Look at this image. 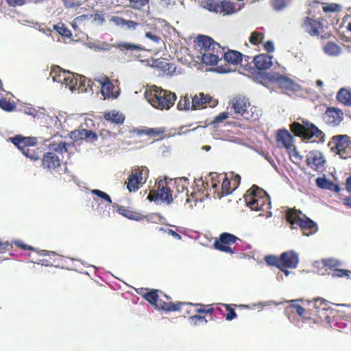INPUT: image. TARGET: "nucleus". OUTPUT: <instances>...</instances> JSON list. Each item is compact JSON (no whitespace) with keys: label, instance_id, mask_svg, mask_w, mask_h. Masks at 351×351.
<instances>
[{"label":"nucleus","instance_id":"680f3d73","mask_svg":"<svg viewBox=\"0 0 351 351\" xmlns=\"http://www.w3.org/2000/svg\"><path fill=\"white\" fill-rule=\"evenodd\" d=\"M325 266L329 268H335L340 265L341 263L335 259L328 258L323 261Z\"/></svg>","mask_w":351,"mask_h":351},{"label":"nucleus","instance_id":"49530a36","mask_svg":"<svg viewBox=\"0 0 351 351\" xmlns=\"http://www.w3.org/2000/svg\"><path fill=\"white\" fill-rule=\"evenodd\" d=\"M191 99H192V97L187 95L181 97L178 103V108L179 110L192 109V101H191Z\"/></svg>","mask_w":351,"mask_h":351},{"label":"nucleus","instance_id":"864d4df0","mask_svg":"<svg viewBox=\"0 0 351 351\" xmlns=\"http://www.w3.org/2000/svg\"><path fill=\"white\" fill-rule=\"evenodd\" d=\"M208 320L204 316L200 315H191L190 323L191 325L196 326L200 324H206Z\"/></svg>","mask_w":351,"mask_h":351},{"label":"nucleus","instance_id":"a19ab883","mask_svg":"<svg viewBox=\"0 0 351 351\" xmlns=\"http://www.w3.org/2000/svg\"><path fill=\"white\" fill-rule=\"evenodd\" d=\"M203 8L210 12L219 13L220 12L219 1L215 0H205L202 2Z\"/></svg>","mask_w":351,"mask_h":351},{"label":"nucleus","instance_id":"412c9836","mask_svg":"<svg viewBox=\"0 0 351 351\" xmlns=\"http://www.w3.org/2000/svg\"><path fill=\"white\" fill-rule=\"evenodd\" d=\"M254 73L256 71H265L272 66V57L267 54H259L253 58Z\"/></svg>","mask_w":351,"mask_h":351},{"label":"nucleus","instance_id":"de8ad7c7","mask_svg":"<svg viewBox=\"0 0 351 351\" xmlns=\"http://www.w3.org/2000/svg\"><path fill=\"white\" fill-rule=\"evenodd\" d=\"M53 29L61 36L70 38L72 36L71 31L65 26L64 23H59L53 25Z\"/></svg>","mask_w":351,"mask_h":351},{"label":"nucleus","instance_id":"58836bf2","mask_svg":"<svg viewBox=\"0 0 351 351\" xmlns=\"http://www.w3.org/2000/svg\"><path fill=\"white\" fill-rule=\"evenodd\" d=\"M324 51L331 56H336L341 53V47L334 42H328L324 47Z\"/></svg>","mask_w":351,"mask_h":351},{"label":"nucleus","instance_id":"0eeeda50","mask_svg":"<svg viewBox=\"0 0 351 351\" xmlns=\"http://www.w3.org/2000/svg\"><path fill=\"white\" fill-rule=\"evenodd\" d=\"M258 199L251 195H244L246 205L252 210L267 212L271 208L270 197L265 191H261Z\"/></svg>","mask_w":351,"mask_h":351},{"label":"nucleus","instance_id":"69168bd1","mask_svg":"<svg viewBox=\"0 0 351 351\" xmlns=\"http://www.w3.org/2000/svg\"><path fill=\"white\" fill-rule=\"evenodd\" d=\"M145 36H146V38L150 39L155 43H160L162 41V39L159 36L154 34L151 32H146Z\"/></svg>","mask_w":351,"mask_h":351},{"label":"nucleus","instance_id":"3c124183","mask_svg":"<svg viewBox=\"0 0 351 351\" xmlns=\"http://www.w3.org/2000/svg\"><path fill=\"white\" fill-rule=\"evenodd\" d=\"M265 261L268 265L280 268V256L278 257L274 255H267L265 257Z\"/></svg>","mask_w":351,"mask_h":351},{"label":"nucleus","instance_id":"c03bdc74","mask_svg":"<svg viewBox=\"0 0 351 351\" xmlns=\"http://www.w3.org/2000/svg\"><path fill=\"white\" fill-rule=\"evenodd\" d=\"M315 183L317 186L321 189H332V186L335 187V190L337 191H339V187L337 185H335L331 181L327 180L326 178L319 177L315 180Z\"/></svg>","mask_w":351,"mask_h":351},{"label":"nucleus","instance_id":"ea45409f","mask_svg":"<svg viewBox=\"0 0 351 351\" xmlns=\"http://www.w3.org/2000/svg\"><path fill=\"white\" fill-rule=\"evenodd\" d=\"M22 153L29 159L32 160H37L40 158V155L41 154L40 148L34 147H28L22 151Z\"/></svg>","mask_w":351,"mask_h":351},{"label":"nucleus","instance_id":"72a5a7b5","mask_svg":"<svg viewBox=\"0 0 351 351\" xmlns=\"http://www.w3.org/2000/svg\"><path fill=\"white\" fill-rule=\"evenodd\" d=\"M69 144L66 143L65 141H53L49 145V148L51 150L50 152H53L55 154H62L63 153H66L68 152V146Z\"/></svg>","mask_w":351,"mask_h":351},{"label":"nucleus","instance_id":"bf43d9fd","mask_svg":"<svg viewBox=\"0 0 351 351\" xmlns=\"http://www.w3.org/2000/svg\"><path fill=\"white\" fill-rule=\"evenodd\" d=\"M215 304H201V314H213L215 311H217L215 308Z\"/></svg>","mask_w":351,"mask_h":351},{"label":"nucleus","instance_id":"4d7b16f0","mask_svg":"<svg viewBox=\"0 0 351 351\" xmlns=\"http://www.w3.org/2000/svg\"><path fill=\"white\" fill-rule=\"evenodd\" d=\"M92 194L97 195V197L106 201L109 204L112 203L110 197L105 192L101 191L99 189H93L91 191Z\"/></svg>","mask_w":351,"mask_h":351},{"label":"nucleus","instance_id":"338daca9","mask_svg":"<svg viewBox=\"0 0 351 351\" xmlns=\"http://www.w3.org/2000/svg\"><path fill=\"white\" fill-rule=\"evenodd\" d=\"M10 7L22 6L26 3V0H5Z\"/></svg>","mask_w":351,"mask_h":351},{"label":"nucleus","instance_id":"0e129e2a","mask_svg":"<svg viewBox=\"0 0 351 351\" xmlns=\"http://www.w3.org/2000/svg\"><path fill=\"white\" fill-rule=\"evenodd\" d=\"M86 78L83 77L82 76L79 75L78 77V84L77 86L76 89H78L81 91H86L87 88L86 87Z\"/></svg>","mask_w":351,"mask_h":351},{"label":"nucleus","instance_id":"13d9d810","mask_svg":"<svg viewBox=\"0 0 351 351\" xmlns=\"http://www.w3.org/2000/svg\"><path fill=\"white\" fill-rule=\"evenodd\" d=\"M261 191H264V190L263 189L258 187L256 184H254L252 186V187L250 189H248L246 191V193L244 195H251L252 196L253 195V197H255L256 199H258L259 195L261 193H260Z\"/></svg>","mask_w":351,"mask_h":351},{"label":"nucleus","instance_id":"393cba45","mask_svg":"<svg viewBox=\"0 0 351 351\" xmlns=\"http://www.w3.org/2000/svg\"><path fill=\"white\" fill-rule=\"evenodd\" d=\"M196 42L200 54L203 53L205 50H211L210 49V47L215 49V47L216 49H219V44L215 42L211 37L208 36H198L196 38Z\"/></svg>","mask_w":351,"mask_h":351},{"label":"nucleus","instance_id":"f3484780","mask_svg":"<svg viewBox=\"0 0 351 351\" xmlns=\"http://www.w3.org/2000/svg\"><path fill=\"white\" fill-rule=\"evenodd\" d=\"M302 27L311 36H315L323 31L324 25L320 21L307 16L304 19Z\"/></svg>","mask_w":351,"mask_h":351},{"label":"nucleus","instance_id":"a878e982","mask_svg":"<svg viewBox=\"0 0 351 351\" xmlns=\"http://www.w3.org/2000/svg\"><path fill=\"white\" fill-rule=\"evenodd\" d=\"M71 137L75 141L90 139L92 141H95L98 138L95 132L86 129H78L72 131Z\"/></svg>","mask_w":351,"mask_h":351},{"label":"nucleus","instance_id":"7c9ffc66","mask_svg":"<svg viewBox=\"0 0 351 351\" xmlns=\"http://www.w3.org/2000/svg\"><path fill=\"white\" fill-rule=\"evenodd\" d=\"M104 118L108 121L118 125L122 124L125 121V116L116 110L106 112L104 114Z\"/></svg>","mask_w":351,"mask_h":351},{"label":"nucleus","instance_id":"e433bc0d","mask_svg":"<svg viewBox=\"0 0 351 351\" xmlns=\"http://www.w3.org/2000/svg\"><path fill=\"white\" fill-rule=\"evenodd\" d=\"M78 77L79 75H75V73L67 71L66 75L65 76V81H64L63 84L71 90L76 89L78 84Z\"/></svg>","mask_w":351,"mask_h":351},{"label":"nucleus","instance_id":"603ef678","mask_svg":"<svg viewBox=\"0 0 351 351\" xmlns=\"http://www.w3.org/2000/svg\"><path fill=\"white\" fill-rule=\"evenodd\" d=\"M322 10L325 13L328 12H337L341 10V7L339 5L332 3H322Z\"/></svg>","mask_w":351,"mask_h":351},{"label":"nucleus","instance_id":"9d476101","mask_svg":"<svg viewBox=\"0 0 351 351\" xmlns=\"http://www.w3.org/2000/svg\"><path fill=\"white\" fill-rule=\"evenodd\" d=\"M239 240V239L232 234L223 232L215 241L213 245L219 251L233 254L236 250L231 247V245L234 244Z\"/></svg>","mask_w":351,"mask_h":351},{"label":"nucleus","instance_id":"bb28decb","mask_svg":"<svg viewBox=\"0 0 351 351\" xmlns=\"http://www.w3.org/2000/svg\"><path fill=\"white\" fill-rule=\"evenodd\" d=\"M165 130L162 128H136L130 131L131 136L147 135L152 137H156L162 134Z\"/></svg>","mask_w":351,"mask_h":351},{"label":"nucleus","instance_id":"c9c22d12","mask_svg":"<svg viewBox=\"0 0 351 351\" xmlns=\"http://www.w3.org/2000/svg\"><path fill=\"white\" fill-rule=\"evenodd\" d=\"M149 172L147 167L141 166L133 169L130 176H136L138 180L145 183L149 176Z\"/></svg>","mask_w":351,"mask_h":351},{"label":"nucleus","instance_id":"5fc2aeb1","mask_svg":"<svg viewBox=\"0 0 351 351\" xmlns=\"http://www.w3.org/2000/svg\"><path fill=\"white\" fill-rule=\"evenodd\" d=\"M149 1V0H129L131 7L135 10H141Z\"/></svg>","mask_w":351,"mask_h":351},{"label":"nucleus","instance_id":"6e6552de","mask_svg":"<svg viewBox=\"0 0 351 351\" xmlns=\"http://www.w3.org/2000/svg\"><path fill=\"white\" fill-rule=\"evenodd\" d=\"M157 190H152L147 195V199L150 202H157L160 200L168 204L173 202L172 191L167 186L165 180H160L157 183Z\"/></svg>","mask_w":351,"mask_h":351},{"label":"nucleus","instance_id":"052dcab7","mask_svg":"<svg viewBox=\"0 0 351 351\" xmlns=\"http://www.w3.org/2000/svg\"><path fill=\"white\" fill-rule=\"evenodd\" d=\"M271 5L275 10L280 11L286 7V2L285 0H272Z\"/></svg>","mask_w":351,"mask_h":351},{"label":"nucleus","instance_id":"2f4dec72","mask_svg":"<svg viewBox=\"0 0 351 351\" xmlns=\"http://www.w3.org/2000/svg\"><path fill=\"white\" fill-rule=\"evenodd\" d=\"M223 58L228 64L237 65L242 61V53L236 50H228L224 53Z\"/></svg>","mask_w":351,"mask_h":351},{"label":"nucleus","instance_id":"aec40b11","mask_svg":"<svg viewBox=\"0 0 351 351\" xmlns=\"http://www.w3.org/2000/svg\"><path fill=\"white\" fill-rule=\"evenodd\" d=\"M95 80L101 85V93L104 98L117 97V95H114L113 92L114 86L107 76H100L96 78Z\"/></svg>","mask_w":351,"mask_h":351},{"label":"nucleus","instance_id":"1a4fd4ad","mask_svg":"<svg viewBox=\"0 0 351 351\" xmlns=\"http://www.w3.org/2000/svg\"><path fill=\"white\" fill-rule=\"evenodd\" d=\"M267 78L270 82L276 84L280 88L291 93H298L302 90L300 84L288 77L279 74H267Z\"/></svg>","mask_w":351,"mask_h":351},{"label":"nucleus","instance_id":"6ab92c4d","mask_svg":"<svg viewBox=\"0 0 351 351\" xmlns=\"http://www.w3.org/2000/svg\"><path fill=\"white\" fill-rule=\"evenodd\" d=\"M188 179L185 178H178L176 180L175 184L176 190L180 193H185L186 195V203L190 204L193 202L194 206H196V203L198 202V199L196 197L195 193H191V195H188Z\"/></svg>","mask_w":351,"mask_h":351},{"label":"nucleus","instance_id":"ddd939ff","mask_svg":"<svg viewBox=\"0 0 351 351\" xmlns=\"http://www.w3.org/2000/svg\"><path fill=\"white\" fill-rule=\"evenodd\" d=\"M343 112L335 107H328L322 114L324 122L330 127H337L343 120Z\"/></svg>","mask_w":351,"mask_h":351},{"label":"nucleus","instance_id":"7ed1b4c3","mask_svg":"<svg viewBox=\"0 0 351 351\" xmlns=\"http://www.w3.org/2000/svg\"><path fill=\"white\" fill-rule=\"evenodd\" d=\"M145 97L154 108L161 110L170 109L176 100L175 93L156 86H153L147 90Z\"/></svg>","mask_w":351,"mask_h":351},{"label":"nucleus","instance_id":"a211bd4d","mask_svg":"<svg viewBox=\"0 0 351 351\" xmlns=\"http://www.w3.org/2000/svg\"><path fill=\"white\" fill-rule=\"evenodd\" d=\"M42 166L51 172L56 171L61 166L60 159L56 154L47 152L43 155Z\"/></svg>","mask_w":351,"mask_h":351},{"label":"nucleus","instance_id":"dca6fc26","mask_svg":"<svg viewBox=\"0 0 351 351\" xmlns=\"http://www.w3.org/2000/svg\"><path fill=\"white\" fill-rule=\"evenodd\" d=\"M306 162L310 168L319 171L323 169L326 163V159L322 152L315 149L308 153Z\"/></svg>","mask_w":351,"mask_h":351},{"label":"nucleus","instance_id":"79ce46f5","mask_svg":"<svg viewBox=\"0 0 351 351\" xmlns=\"http://www.w3.org/2000/svg\"><path fill=\"white\" fill-rule=\"evenodd\" d=\"M143 183L138 180L136 176H129L127 182L128 189L132 191H136Z\"/></svg>","mask_w":351,"mask_h":351},{"label":"nucleus","instance_id":"423d86ee","mask_svg":"<svg viewBox=\"0 0 351 351\" xmlns=\"http://www.w3.org/2000/svg\"><path fill=\"white\" fill-rule=\"evenodd\" d=\"M330 150L338 154L341 158H350L351 138L346 134L333 136L328 143Z\"/></svg>","mask_w":351,"mask_h":351},{"label":"nucleus","instance_id":"f8f14e48","mask_svg":"<svg viewBox=\"0 0 351 351\" xmlns=\"http://www.w3.org/2000/svg\"><path fill=\"white\" fill-rule=\"evenodd\" d=\"M201 308L202 306L200 303L172 302V304L171 306H169V308L167 309L168 312L183 311L187 315H189L190 318L191 315H197V314H201Z\"/></svg>","mask_w":351,"mask_h":351},{"label":"nucleus","instance_id":"4c0bfd02","mask_svg":"<svg viewBox=\"0 0 351 351\" xmlns=\"http://www.w3.org/2000/svg\"><path fill=\"white\" fill-rule=\"evenodd\" d=\"M208 178L210 181V186L213 190V193L218 194L219 189H220L221 185L219 184L223 179V174H219L215 172H212L209 174Z\"/></svg>","mask_w":351,"mask_h":351},{"label":"nucleus","instance_id":"a18cd8bd","mask_svg":"<svg viewBox=\"0 0 351 351\" xmlns=\"http://www.w3.org/2000/svg\"><path fill=\"white\" fill-rule=\"evenodd\" d=\"M219 7H220L219 12L223 13L224 14H231L234 11V3H232L228 1H219Z\"/></svg>","mask_w":351,"mask_h":351},{"label":"nucleus","instance_id":"20e7f679","mask_svg":"<svg viewBox=\"0 0 351 351\" xmlns=\"http://www.w3.org/2000/svg\"><path fill=\"white\" fill-rule=\"evenodd\" d=\"M286 218L293 228L299 226L305 236H310L317 230V224L313 220L295 208L289 209L286 213Z\"/></svg>","mask_w":351,"mask_h":351},{"label":"nucleus","instance_id":"e2e57ef3","mask_svg":"<svg viewBox=\"0 0 351 351\" xmlns=\"http://www.w3.org/2000/svg\"><path fill=\"white\" fill-rule=\"evenodd\" d=\"M199 181L202 182V188L200 190L202 191V192H204V191L208 192L209 190L211 191L213 189L210 186V181L208 177H206L205 180L201 179Z\"/></svg>","mask_w":351,"mask_h":351},{"label":"nucleus","instance_id":"6e6d98bb","mask_svg":"<svg viewBox=\"0 0 351 351\" xmlns=\"http://www.w3.org/2000/svg\"><path fill=\"white\" fill-rule=\"evenodd\" d=\"M350 271L343 269H335L331 273V276L333 278H342L347 277L349 278Z\"/></svg>","mask_w":351,"mask_h":351},{"label":"nucleus","instance_id":"b1692460","mask_svg":"<svg viewBox=\"0 0 351 351\" xmlns=\"http://www.w3.org/2000/svg\"><path fill=\"white\" fill-rule=\"evenodd\" d=\"M299 263V258L297 253L294 251H288L283 252L280 255V265L287 268L295 269Z\"/></svg>","mask_w":351,"mask_h":351},{"label":"nucleus","instance_id":"4be33fe9","mask_svg":"<svg viewBox=\"0 0 351 351\" xmlns=\"http://www.w3.org/2000/svg\"><path fill=\"white\" fill-rule=\"evenodd\" d=\"M276 140L278 147L290 149L293 146V136L285 129L278 131Z\"/></svg>","mask_w":351,"mask_h":351},{"label":"nucleus","instance_id":"5701e85b","mask_svg":"<svg viewBox=\"0 0 351 351\" xmlns=\"http://www.w3.org/2000/svg\"><path fill=\"white\" fill-rule=\"evenodd\" d=\"M10 140L21 152L28 147H35L38 143L37 138L35 137H24L21 135H16Z\"/></svg>","mask_w":351,"mask_h":351},{"label":"nucleus","instance_id":"39448f33","mask_svg":"<svg viewBox=\"0 0 351 351\" xmlns=\"http://www.w3.org/2000/svg\"><path fill=\"white\" fill-rule=\"evenodd\" d=\"M230 106L235 114H240L244 119L250 121L258 119L259 110L251 105L249 99L244 96L237 95L233 97Z\"/></svg>","mask_w":351,"mask_h":351},{"label":"nucleus","instance_id":"c85d7f7f","mask_svg":"<svg viewBox=\"0 0 351 351\" xmlns=\"http://www.w3.org/2000/svg\"><path fill=\"white\" fill-rule=\"evenodd\" d=\"M224 53L223 49L219 45V50L215 49L214 53L205 54L201 58V60L206 64L215 65L223 58Z\"/></svg>","mask_w":351,"mask_h":351},{"label":"nucleus","instance_id":"f03ea898","mask_svg":"<svg viewBox=\"0 0 351 351\" xmlns=\"http://www.w3.org/2000/svg\"><path fill=\"white\" fill-rule=\"evenodd\" d=\"M290 129L295 136L300 137L304 142L323 143L326 141L324 132L315 124L308 121H302V123L294 121Z\"/></svg>","mask_w":351,"mask_h":351},{"label":"nucleus","instance_id":"f704fd0d","mask_svg":"<svg viewBox=\"0 0 351 351\" xmlns=\"http://www.w3.org/2000/svg\"><path fill=\"white\" fill-rule=\"evenodd\" d=\"M118 212L123 216L132 220L141 221L145 218V217L139 213L131 210L124 206H120L118 208Z\"/></svg>","mask_w":351,"mask_h":351},{"label":"nucleus","instance_id":"cd10ccee","mask_svg":"<svg viewBox=\"0 0 351 351\" xmlns=\"http://www.w3.org/2000/svg\"><path fill=\"white\" fill-rule=\"evenodd\" d=\"M232 306L235 304H217L215 308L219 311L228 321H231L237 317L234 308Z\"/></svg>","mask_w":351,"mask_h":351},{"label":"nucleus","instance_id":"9b49d317","mask_svg":"<svg viewBox=\"0 0 351 351\" xmlns=\"http://www.w3.org/2000/svg\"><path fill=\"white\" fill-rule=\"evenodd\" d=\"M241 179L239 174H234L233 173L230 179L227 177L226 174L223 175L222 183L220 189H219L217 197L220 198L233 192L239 186Z\"/></svg>","mask_w":351,"mask_h":351},{"label":"nucleus","instance_id":"2eb2a0df","mask_svg":"<svg viewBox=\"0 0 351 351\" xmlns=\"http://www.w3.org/2000/svg\"><path fill=\"white\" fill-rule=\"evenodd\" d=\"M218 101L210 95L199 93L192 97V110L206 108L207 106L215 107Z\"/></svg>","mask_w":351,"mask_h":351},{"label":"nucleus","instance_id":"f257e3e1","mask_svg":"<svg viewBox=\"0 0 351 351\" xmlns=\"http://www.w3.org/2000/svg\"><path fill=\"white\" fill-rule=\"evenodd\" d=\"M290 308L294 310L298 315L304 320H313L314 323L329 322L330 317L328 315L327 304L324 299L317 298L314 300L313 308L307 311L297 301H291Z\"/></svg>","mask_w":351,"mask_h":351},{"label":"nucleus","instance_id":"774afa93","mask_svg":"<svg viewBox=\"0 0 351 351\" xmlns=\"http://www.w3.org/2000/svg\"><path fill=\"white\" fill-rule=\"evenodd\" d=\"M263 47L264 49L268 53H272L274 51V45L271 40H268L265 43Z\"/></svg>","mask_w":351,"mask_h":351},{"label":"nucleus","instance_id":"473e14b6","mask_svg":"<svg viewBox=\"0 0 351 351\" xmlns=\"http://www.w3.org/2000/svg\"><path fill=\"white\" fill-rule=\"evenodd\" d=\"M67 71L62 70L59 66H53L50 71V76L53 82L63 84Z\"/></svg>","mask_w":351,"mask_h":351},{"label":"nucleus","instance_id":"8fccbe9b","mask_svg":"<svg viewBox=\"0 0 351 351\" xmlns=\"http://www.w3.org/2000/svg\"><path fill=\"white\" fill-rule=\"evenodd\" d=\"M264 39V34L261 32H252L249 41L254 45H258L261 43Z\"/></svg>","mask_w":351,"mask_h":351},{"label":"nucleus","instance_id":"c756f323","mask_svg":"<svg viewBox=\"0 0 351 351\" xmlns=\"http://www.w3.org/2000/svg\"><path fill=\"white\" fill-rule=\"evenodd\" d=\"M336 99L344 106H351V88H341L337 93Z\"/></svg>","mask_w":351,"mask_h":351},{"label":"nucleus","instance_id":"4468645a","mask_svg":"<svg viewBox=\"0 0 351 351\" xmlns=\"http://www.w3.org/2000/svg\"><path fill=\"white\" fill-rule=\"evenodd\" d=\"M165 297L167 299V301H165L162 299H160L158 290L156 289H152L143 295V298L149 303L154 305L157 309L168 312L167 308H169V306H171L172 302L169 301L170 300L169 296L165 295Z\"/></svg>","mask_w":351,"mask_h":351},{"label":"nucleus","instance_id":"37998d69","mask_svg":"<svg viewBox=\"0 0 351 351\" xmlns=\"http://www.w3.org/2000/svg\"><path fill=\"white\" fill-rule=\"evenodd\" d=\"M245 71L254 73V62L253 58L242 54V61L239 62Z\"/></svg>","mask_w":351,"mask_h":351},{"label":"nucleus","instance_id":"09e8293b","mask_svg":"<svg viewBox=\"0 0 351 351\" xmlns=\"http://www.w3.org/2000/svg\"><path fill=\"white\" fill-rule=\"evenodd\" d=\"M117 46L118 48L122 50L140 51L143 49V48L140 45L132 44L130 43H118L117 44Z\"/></svg>","mask_w":351,"mask_h":351}]
</instances>
